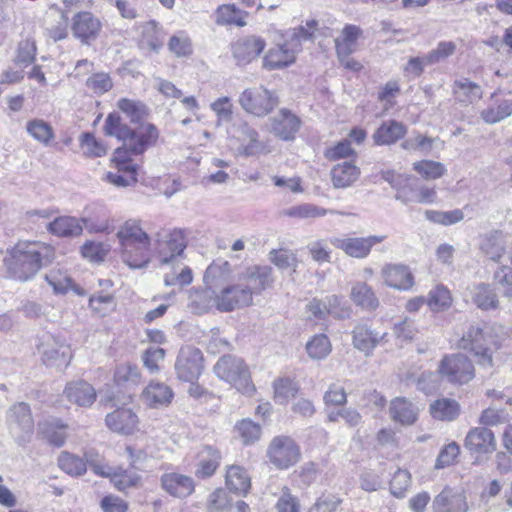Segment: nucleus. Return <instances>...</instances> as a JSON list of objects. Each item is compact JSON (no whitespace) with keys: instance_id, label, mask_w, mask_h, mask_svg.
Masks as SVG:
<instances>
[{"instance_id":"obj_43","label":"nucleus","mask_w":512,"mask_h":512,"mask_svg":"<svg viewBox=\"0 0 512 512\" xmlns=\"http://www.w3.org/2000/svg\"><path fill=\"white\" fill-rule=\"evenodd\" d=\"M240 132L242 144L238 148L239 155L254 156L268 152L265 145L259 141L256 130L244 124L240 127Z\"/></svg>"},{"instance_id":"obj_42","label":"nucleus","mask_w":512,"mask_h":512,"mask_svg":"<svg viewBox=\"0 0 512 512\" xmlns=\"http://www.w3.org/2000/svg\"><path fill=\"white\" fill-rule=\"evenodd\" d=\"M350 298L355 305L368 311H374L379 306V300L375 292L365 282H356L352 286Z\"/></svg>"},{"instance_id":"obj_1","label":"nucleus","mask_w":512,"mask_h":512,"mask_svg":"<svg viewBox=\"0 0 512 512\" xmlns=\"http://www.w3.org/2000/svg\"><path fill=\"white\" fill-rule=\"evenodd\" d=\"M54 258V249L39 241H18L7 249L3 263L8 276L19 282L32 280Z\"/></svg>"},{"instance_id":"obj_12","label":"nucleus","mask_w":512,"mask_h":512,"mask_svg":"<svg viewBox=\"0 0 512 512\" xmlns=\"http://www.w3.org/2000/svg\"><path fill=\"white\" fill-rule=\"evenodd\" d=\"M387 238L386 235H371L368 237H335L330 240L331 244L341 249L346 255L363 259L366 258L372 247L382 243Z\"/></svg>"},{"instance_id":"obj_59","label":"nucleus","mask_w":512,"mask_h":512,"mask_svg":"<svg viewBox=\"0 0 512 512\" xmlns=\"http://www.w3.org/2000/svg\"><path fill=\"white\" fill-rule=\"evenodd\" d=\"M509 412L497 403H491L480 415L479 422L483 425L493 426L508 421Z\"/></svg>"},{"instance_id":"obj_63","label":"nucleus","mask_w":512,"mask_h":512,"mask_svg":"<svg viewBox=\"0 0 512 512\" xmlns=\"http://www.w3.org/2000/svg\"><path fill=\"white\" fill-rule=\"evenodd\" d=\"M110 250L109 245L102 242L86 241L81 247L82 256L91 262H102Z\"/></svg>"},{"instance_id":"obj_34","label":"nucleus","mask_w":512,"mask_h":512,"mask_svg":"<svg viewBox=\"0 0 512 512\" xmlns=\"http://www.w3.org/2000/svg\"><path fill=\"white\" fill-rule=\"evenodd\" d=\"M390 416L402 425H412L418 417L417 407L405 397H396L390 403Z\"/></svg>"},{"instance_id":"obj_36","label":"nucleus","mask_w":512,"mask_h":512,"mask_svg":"<svg viewBox=\"0 0 512 512\" xmlns=\"http://www.w3.org/2000/svg\"><path fill=\"white\" fill-rule=\"evenodd\" d=\"M362 30L356 25H346L334 40L337 57L350 56L357 49Z\"/></svg>"},{"instance_id":"obj_6","label":"nucleus","mask_w":512,"mask_h":512,"mask_svg":"<svg viewBox=\"0 0 512 512\" xmlns=\"http://www.w3.org/2000/svg\"><path fill=\"white\" fill-rule=\"evenodd\" d=\"M442 378L453 384H466L475 376L474 365L464 354L457 353L445 356L438 366Z\"/></svg>"},{"instance_id":"obj_47","label":"nucleus","mask_w":512,"mask_h":512,"mask_svg":"<svg viewBox=\"0 0 512 512\" xmlns=\"http://www.w3.org/2000/svg\"><path fill=\"white\" fill-rule=\"evenodd\" d=\"M429 411L434 419L452 421L458 417L460 405L454 399L441 398L430 404Z\"/></svg>"},{"instance_id":"obj_44","label":"nucleus","mask_w":512,"mask_h":512,"mask_svg":"<svg viewBox=\"0 0 512 512\" xmlns=\"http://www.w3.org/2000/svg\"><path fill=\"white\" fill-rule=\"evenodd\" d=\"M247 16V12L238 9L234 4H223L215 11V22L218 25L244 27Z\"/></svg>"},{"instance_id":"obj_4","label":"nucleus","mask_w":512,"mask_h":512,"mask_svg":"<svg viewBox=\"0 0 512 512\" xmlns=\"http://www.w3.org/2000/svg\"><path fill=\"white\" fill-rule=\"evenodd\" d=\"M459 345L463 349L472 351L479 358V364L484 367H492V354L500 347L491 333L477 326L470 327Z\"/></svg>"},{"instance_id":"obj_55","label":"nucleus","mask_w":512,"mask_h":512,"mask_svg":"<svg viewBox=\"0 0 512 512\" xmlns=\"http://www.w3.org/2000/svg\"><path fill=\"white\" fill-rule=\"evenodd\" d=\"M424 215L428 221L444 226L459 223L464 219V213L461 209L450 211L426 210Z\"/></svg>"},{"instance_id":"obj_53","label":"nucleus","mask_w":512,"mask_h":512,"mask_svg":"<svg viewBox=\"0 0 512 512\" xmlns=\"http://www.w3.org/2000/svg\"><path fill=\"white\" fill-rule=\"evenodd\" d=\"M332 345L325 334H317L306 344V351L314 360L325 359L331 352Z\"/></svg>"},{"instance_id":"obj_2","label":"nucleus","mask_w":512,"mask_h":512,"mask_svg":"<svg viewBox=\"0 0 512 512\" xmlns=\"http://www.w3.org/2000/svg\"><path fill=\"white\" fill-rule=\"evenodd\" d=\"M103 129L106 135L123 141V147L118 149L124 151V157H128L127 152L133 155L142 154L158 137L155 126L147 124L133 131L121 122L119 115L113 113L106 118Z\"/></svg>"},{"instance_id":"obj_33","label":"nucleus","mask_w":512,"mask_h":512,"mask_svg":"<svg viewBox=\"0 0 512 512\" xmlns=\"http://www.w3.org/2000/svg\"><path fill=\"white\" fill-rule=\"evenodd\" d=\"M198 464L195 470V475L199 478H208L212 476L218 468L221 461L220 452L212 447L205 445L203 446L198 454Z\"/></svg>"},{"instance_id":"obj_51","label":"nucleus","mask_w":512,"mask_h":512,"mask_svg":"<svg viewBox=\"0 0 512 512\" xmlns=\"http://www.w3.org/2000/svg\"><path fill=\"white\" fill-rule=\"evenodd\" d=\"M427 305L433 312L447 310L452 304L450 291L443 285H437L428 293Z\"/></svg>"},{"instance_id":"obj_57","label":"nucleus","mask_w":512,"mask_h":512,"mask_svg":"<svg viewBox=\"0 0 512 512\" xmlns=\"http://www.w3.org/2000/svg\"><path fill=\"white\" fill-rule=\"evenodd\" d=\"M413 169L427 180H434L442 177L445 172V166L433 160H421L413 164Z\"/></svg>"},{"instance_id":"obj_5","label":"nucleus","mask_w":512,"mask_h":512,"mask_svg":"<svg viewBox=\"0 0 512 512\" xmlns=\"http://www.w3.org/2000/svg\"><path fill=\"white\" fill-rule=\"evenodd\" d=\"M289 41L269 50L264 57V66L268 69H278L290 65L295 61L296 53L301 48L303 40L310 39L303 26L294 29L289 35Z\"/></svg>"},{"instance_id":"obj_37","label":"nucleus","mask_w":512,"mask_h":512,"mask_svg":"<svg viewBox=\"0 0 512 512\" xmlns=\"http://www.w3.org/2000/svg\"><path fill=\"white\" fill-rule=\"evenodd\" d=\"M123 262L131 268H142L148 263V248L150 243L119 244Z\"/></svg>"},{"instance_id":"obj_26","label":"nucleus","mask_w":512,"mask_h":512,"mask_svg":"<svg viewBox=\"0 0 512 512\" xmlns=\"http://www.w3.org/2000/svg\"><path fill=\"white\" fill-rule=\"evenodd\" d=\"M510 247L512 251V243L508 245V239L499 231H493L484 235L480 242L481 252L490 260L499 262Z\"/></svg>"},{"instance_id":"obj_28","label":"nucleus","mask_w":512,"mask_h":512,"mask_svg":"<svg viewBox=\"0 0 512 512\" xmlns=\"http://www.w3.org/2000/svg\"><path fill=\"white\" fill-rule=\"evenodd\" d=\"M265 48L263 39L255 36H248L239 39L233 45V55L239 64H246L257 58Z\"/></svg>"},{"instance_id":"obj_17","label":"nucleus","mask_w":512,"mask_h":512,"mask_svg":"<svg viewBox=\"0 0 512 512\" xmlns=\"http://www.w3.org/2000/svg\"><path fill=\"white\" fill-rule=\"evenodd\" d=\"M38 351L47 366L65 367L71 358L69 347L64 343L58 342L50 335L43 339L38 346Z\"/></svg>"},{"instance_id":"obj_50","label":"nucleus","mask_w":512,"mask_h":512,"mask_svg":"<svg viewBox=\"0 0 512 512\" xmlns=\"http://www.w3.org/2000/svg\"><path fill=\"white\" fill-rule=\"evenodd\" d=\"M274 400L279 404H287L298 393V384L290 378H278L273 382Z\"/></svg>"},{"instance_id":"obj_64","label":"nucleus","mask_w":512,"mask_h":512,"mask_svg":"<svg viewBox=\"0 0 512 512\" xmlns=\"http://www.w3.org/2000/svg\"><path fill=\"white\" fill-rule=\"evenodd\" d=\"M511 266H502L494 274L496 283L500 286L502 294L512 301V251L509 254Z\"/></svg>"},{"instance_id":"obj_45","label":"nucleus","mask_w":512,"mask_h":512,"mask_svg":"<svg viewBox=\"0 0 512 512\" xmlns=\"http://www.w3.org/2000/svg\"><path fill=\"white\" fill-rule=\"evenodd\" d=\"M226 485L230 490L245 495L251 487V478L243 467L231 465L226 471Z\"/></svg>"},{"instance_id":"obj_3","label":"nucleus","mask_w":512,"mask_h":512,"mask_svg":"<svg viewBox=\"0 0 512 512\" xmlns=\"http://www.w3.org/2000/svg\"><path fill=\"white\" fill-rule=\"evenodd\" d=\"M214 373L241 393L250 394L255 390L249 368L239 357L234 355L220 357L214 365Z\"/></svg>"},{"instance_id":"obj_49","label":"nucleus","mask_w":512,"mask_h":512,"mask_svg":"<svg viewBox=\"0 0 512 512\" xmlns=\"http://www.w3.org/2000/svg\"><path fill=\"white\" fill-rule=\"evenodd\" d=\"M140 45L149 51H158L162 47V32L157 22L149 21L143 25Z\"/></svg>"},{"instance_id":"obj_19","label":"nucleus","mask_w":512,"mask_h":512,"mask_svg":"<svg viewBox=\"0 0 512 512\" xmlns=\"http://www.w3.org/2000/svg\"><path fill=\"white\" fill-rule=\"evenodd\" d=\"M395 198L404 204H432L437 198V192L435 188L419 186L418 181L410 177L406 178V184L396 193Z\"/></svg>"},{"instance_id":"obj_35","label":"nucleus","mask_w":512,"mask_h":512,"mask_svg":"<svg viewBox=\"0 0 512 512\" xmlns=\"http://www.w3.org/2000/svg\"><path fill=\"white\" fill-rule=\"evenodd\" d=\"M385 336L386 333L379 334L366 324H357L353 330V345L356 349L369 355Z\"/></svg>"},{"instance_id":"obj_30","label":"nucleus","mask_w":512,"mask_h":512,"mask_svg":"<svg viewBox=\"0 0 512 512\" xmlns=\"http://www.w3.org/2000/svg\"><path fill=\"white\" fill-rule=\"evenodd\" d=\"M47 231L60 238L78 237L83 232L81 218L59 216L47 224Z\"/></svg>"},{"instance_id":"obj_23","label":"nucleus","mask_w":512,"mask_h":512,"mask_svg":"<svg viewBox=\"0 0 512 512\" xmlns=\"http://www.w3.org/2000/svg\"><path fill=\"white\" fill-rule=\"evenodd\" d=\"M161 488L172 497L185 498L194 492V480L187 475L169 472L161 478Z\"/></svg>"},{"instance_id":"obj_10","label":"nucleus","mask_w":512,"mask_h":512,"mask_svg":"<svg viewBox=\"0 0 512 512\" xmlns=\"http://www.w3.org/2000/svg\"><path fill=\"white\" fill-rule=\"evenodd\" d=\"M7 423L10 434L20 444L27 442L33 433L34 422L26 403L15 404L9 409Z\"/></svg>"},{"instance_id":"obj_52","label":"nucleus","mask_w":512,"mask_h":512,"mask_svg":"<svg viewBox=\"0 0 512 512\" xmlns=\"http://www.w3.org/2000/svg\"><path fill=\"white\" fill-rule=\"evenodd\" d=\"M512 115V99L501 100L496 107H488L481 111L480 116L487 124L498 123Z\"/></svg>"},{"instance_id":"obj_38","label":"nucleus","mask_w":512,"mask_h":512,"mask_svg":"<svg viewBox=\"0 0 512 512\" xmlns=\"http://www.w3.org/2000/svg\"><path fill=\"white\" fill-rule=\"evenodd\" d=\"M470 294L472 302L481 310L496 309L499 306L498 295L490 284H476L470 289Z\"/></svg>"},{"instance_id":"obj_29","label":"nucleus","mask_w":512,"mask_h":512,"mask_svg":"<svg viewBox=\"0 0 512 512\" xmlns=\"http://www.w3.org/2000/svg\"><path fill=\"white\" fill-rule=\"evenodd\" d=\"M360 168L352 161H343L331 169L332 185L336 189L352 186L360 177Z\"/></svg>"},{"instance_id":"obj_7","label":"nucleus","mask_w":512,"mask_h":512,"mask_svg":"<svg viewBox=\"0 0 512 512\" xmlns=\"http://www.w3.org/2000/svg\"><path fill=\"white\" fill-rule=\"evenodd\" d=\"M252 300L250 290L243 288V277H241L238 284L225 286L215 293L209 299L207 306H215L220 311L228 312L249 306Z\"/></svg>"},{"instance_id":"obj_56","label":"nucleus","mask_w":512,"mask_h":512,"mask_svg":"<svg viewBox=\"0 0 512 512\" xmlns=\"http://www.w3.org/2000/svg\"><path fill=\"white\" fill-rule=\"evenodd\" d=\"M58 465L67 474L75 476L82 475L87 469L86 462L82 458L68 452L61 453Z\"/></svg>"},{"instance_id":"obj_22","label":"nucleus","mask_w":512,"mask_h":512,"mask_svg":"<svg viewBox=\"0 0 512 512\" xmlns=\"http://www.w3.org/2000/svg\"><path fill=\"white\" fill-rule=\"evenodd\" d=\"M63 396L78 407H90L96 401L95 388L84 380L70 381L63 390Z\"/></svg>"},{"instance_id":"obj_27","label":"nucleus","mask_w":512,"mask_h":512,"mask_svg":"<svg viewBox=\"0 0 512 512\" xmlns=\"http://www.w3.org/2000/svg\"><path fill=\"white\" fill-rule=\"evenodd\" d=\"M173 397L174 393L170 386L156 381H151L142 392L144 403L152 408L168 406Z\"/></svg>"},{"instance_id":"obj_62","label":"nucleus","mask_w":512,"mask_h":512,"mask_svg":"<svg viewBox=\"0 0 512 512\" xmlns=\"http://www.w3.org/2000/svg\"><path fill=\"white\" fill-rule=\"evenodd\" d=\"M141 476L135 472L118 469L116 474L113 475L114 487L124 492L129 488H136L140 485Z\"/></svg>"},{"instance_id":"obj_25","label":"nucleus","mask_w":512,"mask_h":512,"mask_svg":"<svg viewBox=\"0 0 512 512\" xmlns=\"http://www.w3.org/2000/svg\"><path fill=\"white\" fill-rule=\"evenodd\" d=\"M300 119L287 109H281L271 119V131L282 140H292L300 128Z\"/></svg>"},{"instance_id":"obj_8","label":"nucleus","mask_w":512,"mask_h":512,"mask_svg":"<svg viewBox=\"0 0 512 512\" xmlns=\"http://www.w3.org/2000/svg\"><path fill=\"white\" fill-rule=\"evenodd\" d=\"M269 461L278 469H288L295 465L301 456L300 448L289 436H276L267 449Z\"/></svg>"},{"instance_id":"obj_9","label":"nucleus","mask_w":512,"mask_h":512,"mask_svg":"<svg viewBox=\"0 0 512 512\" xmlns=\"http://www.w3.org/2000/svg\"><path fill=\"white\" fill-rule=\"evenodd\" d=\"M241 107L255 116H265L278 104L277 97L262 86L244 90L240 97Z\"/></svg>"},{"instance_id":"obj_61","label":"nucleus","mask_w":512,"mask_h":512,"mask_svg":"<svg viewBox=\"0 0 512 512\" xmlns=\"http://www.w3.org/2000/svg\"><path fill=\"white\" fill-rule=\"evenodd\" d=\"M117 106L131 122H139L146 115V106L139 101L122 98Z\"/></svg>"},{"instance_id":"obj_41","label":"nucleus","mask_w":512,"mask_h":512,"mask_svg":"<svg viewBox=\"0 0 512 512\" xmlns=\"http://www.w3.org/2000/svg\"><path fill=\"white\" fill-rule=\"evenodd\" d=\"M272 269L270 267H255L244 276L243 288L250 290V295L260 293L272 282Z\"/></svg>"},{"instance_id":"obj_11","label":"nucleus","mask_w":512,"mask_h":512,"mask_svg":"<svg viewBox=\"0 0 512 512\" xmlns=\"http://www.w3.org/2000/svg\"><path fill=\"white\" fill-rule=\"evenodd\" d=\"M185 248L186 240L181 230L157 234L155 250L161 264L177 262Z\"/></svg>"},{"instance_id":"obj_46","label":"nucleus","mask_w":512,"mask_h":512,"mask_svg":"<svg viewBox=\"0 0 512 512\" xmlns=\"http://www.w3.org/2000/svg\"><path fill=\"white\" fill-rule=\"evenodd\" d=\"M117 238L119 244L129 245L131 242L134 243H150L148 234L143 231L140 224L136 220H127L118 230Z\"/></svg>"},{"instance_id":"obj_20","label":"nucleus","mask_w":512,"mask_h":512,"mask_svg":"<svg viewBox=\"0 0 512 512\" xmlns=\"http://www.w3.org/2000/svg\"><path fill=\"white\" fill-rule=\"evenodd\" d=\"M101 27L100 20L92 13L80 12L74 16L71 29L75 38L83 44H90L98 37Z\"/></svg>"},{"instance_id":"obj_54","label":"nucleus","mask_w":512,"mask_h":512,"mask_svg":"<svg viewBox=\"0 0 512 512\" xmlns=\"http://www.w3.org/2000/svg\"><path fill=\"white\" fill-rule=\"evenodd\" d=\"M114 381L121 386L138 385L141 382L140 370L129 363L119 365L114 372Z\"/></svg>"},{"instance_id":"obj_14","label":"nucleus","mask_w":512,"mask_h":512,"mask_svg":"<svg viewBox=\"0 0 512 512\" xmlns=\"http://www.w3.org/2000/svg\"><path fill=\"white\" fill-rule=\"evenodd\" d=\"M202 361V353L198 348L192 346L182 347L175 363L178 378L188 382L197 379L202 373Z\"/></svg>"},{"instance_id":"obj_13","label":"nucleus","mask_w":512,"mask_h":512,"mask_svg":"<svg viewBox=\"0 0 512 512\" xmlns=\"http://www.w3.org/2000/svg\"><path fill=\"white\" fill-rule=\"evenodd\" d=\"M111 161L115 171H108L105 181L116 187H128L137 182L136 165L129 157H124V151L116 149Z\"/></svg>"},{"instance_id":"obj_48","label":"nucleus","mask_w":512,"mask_h":512,"mask_svg":"<svg viewBox=\"0 0 512 512\" xmlns=\"http://www.w3.org/2000/svg\"><path fill=\"white\" fill-rule=\"evenodd\" d=\"M26 132L35 141L48 146L54 139L55 134L52 126L43 119H31L26 123Z\"/></svg>"},{"instance_id":"obj_16","label":"nucleus","mask_w":512,"mask_h":512,"mask_svg":"<svg viewBox=\"0 0 512 512\" xmlns=\"http://www.w3.org/2000/svg\"><path fill=\"white\" fill-rule=\"evenodd\" d=\"M433 512H468L469 505L463 491L445 487L432 501Z\"/></svg>"},{"instance_id":"obj_21","label":"nucleus","mask_w":512,"mask_h":512,"mask_svg":"<svg viewBox=\"0 0 512 512\" xmlns=\"http://www.w3.org/2000/svg\"><path fill=\"white\" fill-rule=\"evenodd\" d=\"M138 422L137 415L130 408H118L108 413L105 418L108 429L122 435L133 434L137 430Z\"/></svg>"},{"instance_id":"obj_39","label":"nucleus","mask_w":512,"mask_h":512,"mask_svg":"<svg viewBox=\"0 0 512 512\" xmlns=\"http://www.w3.org/2000/svg\"><path fill=\"white\" fill-rule=\"evenodd\" d=\"M407 133V128L401 122L389 120L382 125L373 134V139L378 145H390L403 138Z\"/></svg>"},{"instance_id":"obj_24","label":"nucleus","mask_w":512,"mask_h":512,"mask_svg":"<svg viewBox=\"0 0 512 512\" xmlns=\"http://www.w3.org/2000/svg\"><path fill=\"white\" fill-rule=\"evenodd\" d=\"M465 447L478 454L492 453L496 449V441L491 430L485 427L471 429L465 438Z\"/></svg>"},{"instance_id":"obj_40","label":"nucleus","mask_w":512,"mask_h":512,"mask_svg":"<svg viewBox=\"0 0 512 512\" xmlns=\"http://www.w3.org/2000/svg\"><path fill=\"white\" fill-rule=\"evenodd\" d=\"M38 429L50 444L60 447L65 443L67 437V424H65L61 419L53 418L40 422L38 424Z\"/></svg>"},{"instance_id":"obj_58","label":"nucleus","mask_w":512,"mask_h":512,"mask_svg":"<svg viewBox=\"0 0 512 512\" xmlns=\"http://www.w3.org/2000/svg\"><path fill=\"white\" fill-rule=\"evenodd\" d=\"M79 141L84 155L88 157H103L107 154L106 145L91 133H83Z\"/></svg>"},{"instance_id":"obj_60","label":"nucleus","mask_w":512,"mask_h":512,"mask_svg":"<svg viewBox=\"0 0 512 512\" xmlns=\"http://www.w3.org/2000/svg\"><path fill=\"white\" fill-rule=\"evenodd\" d=\"M173 264V272L167 273L164 278V282L166 286H179L183 287L185 285H189L192 280V270L187 267L183 266L180 267V265L177 262L172 263Z\"/></svg>"},{"instance_id":"obj_31","label":"nucleus","mask_w":512,"mask_h":512,"mask_svg":"<svg viewBox=\"0 0 512 512\" xmlns=\"http://www.w3.org/2000/svg\"><path fill=\"white\" fill-rule=\"evenodd\" d=\"M452 93L456 101L464 106L475 104L483 96L481 86L464 77L453 82Z\"/></svg>"},{"instance_id":"obj_18","label":"nucleus","mask_w":512,"mask_h":512,"mask_svg":"<svg viewBox=\"0 0 512 512\" xmlns=\"http://www.w3.org/2000/svg\"><path fill=\"white\" fill-rule=\"evenodd\" d=\"M381 276L384 284L399 291L410 290L415 282L414 276L407 265L389 263L381 269Z\"/></svg>"},{"instance_id":"obj_32","label":"nucleus","mask_w":512,"mask_h":512,"mask_svg":"<svg viewBox=\"0 0 512 512\" xmlns=\"http://www.w3.org/2000/svg\"><path fill=\"white\" fill-rule=\"evenodd\" d=\"M45 281L52 288L55 294H66L72 290L79 296L86 295L83 288L73 284L72 278L68 275L67 271L61 268H53L45 275Z\"/></svg>"},{"instance_id":"obj_15","label":"nucleus","mask_w":512,"mask_h":512,"mask_svg":"<svg viewBox=\"0 0 512 512\" xmlns=\"http://www.w3.org/2000/svg\"><path fill=\"white\" fill-rule=\"evenodd\" d=\"M232 279V268L228 261L217 259L213 261L206 269L204 274V283L206 290L205 296L209 299L215 293H218L223 287L228 286V282Z\"/></svg>"}]
</instances>
